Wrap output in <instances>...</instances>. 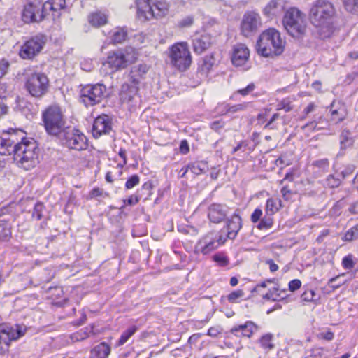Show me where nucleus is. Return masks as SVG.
<instances>
[{
  "label": "nucleus",
  "instance_id": "1",
  "mask_svg": "<svg viewBox=\"0 0 358 358\" xmlns=\"http://www.w3.org/2000/svg\"><path fill=\"white\" fill-rule=\"evenodd\" d=\"M336 15V8L329 0H315L312 3L308 13L310 24L317 29L322 38L331 35Z\"/></svg>",
  "mask_w": 358,
  "mask_h": 358
},
{
  "label": "nucleus",
  "instance_id": "2",
  "mask_svg": "<svg viewBox=\"0 0 358 358\" xmlns=\"http://www.w3.org/2000/svg\"><path fill=\"white\" fill-rule=\"evenodd\" d=\"M285 45V41L282 38L280 33L274 28H269L259 36L256 50L262 57H273L284 52Z\"/></svg>",
  "mask_w": 358,
  "mask_h": 358
},
{
  "label": "nucleus",
  "instance_id": "3",
  "mask_svg": "<svg viewBox=\"0 0 358 358\" xmlns=\"http://www.w3.org/2000/svg\"><path fill=\"white\" fill-rule=\"evenodd\" d=\"M38 152L35 141L22 139L20 143L15 144L13 159L19 167L29 171L38 164Z\"/></svg>",
  "mask_w": 358,
  "mask_h": 358
},
{
  "label": "nucleus",
  "instance_id": "4",
  "mask_svg": "<svg viewBox=\"0 0 358 358\" xmlns=\"http://www.w3.org/2000/svg\"><path fill=\"white\" fill-rule=\"evenodd\" d=\"M42 120L46 132L58 136L66 128V120L61 107L52 104L47 107L42 113Z\"/></svg>",
  "mask_w": 358,
  "mask_h": 358
},
{
  "label": "nucleus",
  "instance_id": "5",
  "mask_svg": "<svg viewBox=\"0 0 358 358\" xmlns=\"http://www.w3.org/2000/svg\"><path fill=\"white\" fill-rule=\"evenodd\" d=\"M137 59L136 50L130 47L124 49H119L108 52L107 60L103 64L107 65L111 72L126 69L130 64L134 63Z\"/></svg>",
  "mask_w": 358,
  "mask_h": 358
},
{
  "label": "nucleus",
  "instance_id": "6",
  "mask_svg": "<svg viewBox=\"0 0 358 358\" xmlns=\"http://www.w3.org/2000/svg\"><path fill=\"white\" fill-rule=\"evenodd\" d=\"M282 24L290 35L299 36L303 34L306 29V15L297 8H290L285 13Z\"/></svg>",
  "mask_w": 358,
  "mask_h": 358
},
{
  "label": "nucleus",
  "instance_id": "7",
  "mask_svg": "<svg viewBox=\"0 0 358 358\" xmlns=\"http://www.w3.org/2000/svg\"><path fill=\"white\" fill-rule=\"evenodd\" d=\"M170 64L180 71H186L192 64V56L187 43H176L169 48Z\"/></svg>",
  "mask_w": 358,
  "mask_h": 358
},
{
  "label": "nucleus",
  "instance_id": "8",
  "mask_svg": "<svg viewBox=\"0 0 358 358\" xmlns=\"http://www.w3.org/2000/svg\"><path fill=\"white\" fill-rule=\"evenodd\" d=\"M24 87L31 96L41 98L48 92L49 79L43 73L29 71L25 73Z\"/></svg>",
  "mask_w": 358,
  "mask_h": 358
},
{
  "label": "nucleus",
  "instance_id": "9",
  "mask_svg": "<svg viewBox=\"0 0 358 358\" xmlns=\"http://www.w3.org/2000/svg\"><path fill=\"white\" fill-rule=\"evenodd\" d=\"M58 136L62 143L70 149L84 150L88 147L87 137L75 128L67 127Z\"/></svg>",
  "mask_w": 358,
  "mask_h": 358
},
{
  "label": "nucleus",
  "instance_id": "10",
  "mask_svg": "<svg viewBox=\"0 0 358 358\" xmlns=\"http://www.w3.org/2000/svg\"><path fill=\"white\" fill-rule=\"evenodd\" d=\"M106 97V87L103 84L88 85L80 90V99L86 106H94Z\"/></svg>",
  "mask_w": 358,
  "mask_h": 358
},
{
  "label": "nucleus",
  "instance_id": "11",
  "mask_svg": "<svg viewBox=\"0 0 358 358\" xmlns=\"http://www.w3.org/2000/svg\"><path fill=\"white\" fill-rule=\"evenodd\" d=\"M46 42L47 38L42 34L30 38L21 46L20 57L23 59H33L41 52Z\"/></svg>",
  "mask_w": 358,
  "mask_h": 358
},
{
  "label": "nucleus",
  "instance_id": "12",
  "mask_svg": "<svg viewBox=\"0 0 358 358\" xmlns=\"http://www.w3.org/2000/svg\"><path fill=\"white\" fill-rule=\"evenodd\" d=\"M27 328L16 324L13 327H8L6 324H0V350H4V347L8 348L12 341L18 339L23 336Z\"/></svg>",
  "mask_w": 358,
  "mask_h": 358
},
{
  "label": "nucleus",
  "instance_id": "13",
  "mask_svg": "<svg viewBox=\"0 0 358 358\" xmlns=\"http://www.w3.org/2000/svg\"><path fill=\"white\" fill-rule=\"evenodd\" d=\"M226 238L214 233H209L201 238L195 245V251L207 255L224 244Z\"/></svg>",
  "mask_w": 358,
  "mask_h": 358
},
{
  "label": "nucleus",
  "instance_id": "14",
  "mask_svg": "<svg viewBox=\"0 0 358 358\" xmlns=\"http://www.w3.org/2000/svg\"><path fill=\"white\" fill-rule=\"evenodd\" d=\"M262 26V19L259 13L254 11L246 12L241 23V32L246 37L255 33Z\"/></svg>",
  "mask_w": 358,
  "mask_h": 358
},
{
  "label": "nucleus",
  "instance_id": "15",
  "mask_svg": "<svg viewBox=\"0 0 358 358\" xmlns=\"http://www.w3.org/2000/svg\"><path fill=\"white\" fill-rule=\"evenodd\" d=\"M45 15L41 1L35 0L34 2L25 5L22 11V20L26 23L40 22Z\"/></svg>",
  "mask_w": 358,
  "mask_h": 358
},
{
  "label": "nucleus",
  "instance_id": "16",
  "mask_svg": "<svg viewBox=\"0 0 358 358\" xmlns=\"http://www.w3.org/2000/svg\"><path fill=\"white\" fill-rule=\"evenodd\" d=\"M138 83V78H134L133 80L129 78V82L122 85L120 98L122 102L130 103L134 99L137 95Z\"/></svg>",
  "mask_w": 358,
  "mask_h": 358
},
{
  "label": "nucleus",
  "instance_id": "17",
  "mask_svg": "<svg viewBox=\"0 0 358 358\" xmlns=\"http://www.w3.org/2000/svg\"><path fill=\"white\" fill-rule=\"evenodd\" d=\"M287 6L286 0H271L263 9V14L268 18L280 16L285 12Z\"/></svg>",
  "mask_w": 358,
  "mask_h": 358
},
{
  "label": "nucleus",
  "instance_id": "18",
  "mask_svg": "<svg viewBox=\"0 0 358 358\" xmlns=\"http://www.w3.org/2000/svg\"><path fill=\"white\" fill-rule=\"evenodd\" d=\"M111 130V122L106 115L97 117L93 124L92 134L94 137L99 138L102 134H106Z\"/></svg>",
  "mask_w": 358,
  "mask_h": 358
},
{
  "label": "nucleus",
  "instance_id": "19",
  "mask_svg": "<svg viewBox=\"0 0 358 358\" xmlns=\"http://www.w3.org/2000/svg\"><path fill=\"white\" fill-rule=\"evenodd\" d=\"M249 49L244 44H238L234 47L231 61L234 65L242 66L246 64L249 59Z\"/></svg>",
  "mask_w": 358,
  "mask_h": 358
},
{
  "label": "nucleus",
  "instance_id": "20",
  "mask_svg": "<svg viewBox=\"0 0 358 358\" xmlns=\"http://www.w3.org/2000/svg\"><path fill=\"white\" fill-rule=\"evenodd\" d=\"M137 15L138 18L149 20L155 16L153 5L149 0H138L136 2Z\"/></svg>",
  "mask_w": 358,
  "mask_h": 358
},
{
  "label": "nucleus",
  "instance_id": "21",
  "mask_svg": "<svg viewBox=\"0 0 358 358\" xmlns=\"http://www.w3.org/2000/svg\"><path fill=\"white\" fill-rule=\"evenodd\" d=\"M227 214V208L225 206L213 203L208 208V216L210 222L220 223L224 220Z\"/></svg>",
  "mask_w": 358,
  "mask_h": 358
},
{
  "label": "nucleus",
  "instance_id": "22",
  "mask_svg": "<svg viewBox=\"0 0 358 358\" xmlns=\"http://www.w3.org/2000/svg\"><path fill=\"white\" fill-rule=\"evenodd\" d=\"M257 330V326L251 321L246 322L244 324L234 327L231 329V333L236 336H243L250 338L254 331Z\"/></svg>",
  "mask_w": 358,
  "mask_h": 358
},
{
  "label": "nucleus",
  "instance_id": "23",
  "mask_svg": "<svg viewBox=\"0 0 358 358\" xmlns=\"http://www.w3.org/2000/svg\"><path fill=\"white\" fill-rule=\"evenodd\" d=\"M241 227V217L237 214H234L227 222V237L230 239L235 238Z\"/></svg>",
  "mask_w": 358,
  "mask_h": 358
},
{
  "label": "nucleus",
  "instance_id": "24",
  "mask_svg": "<svg viewBox=\"0 0 358 358\" xmlns=\"http://www.w3.org/2000/svg\"><path fill=\"white\" fill-rule=\"evenodd\" d=\"M211 44V38L208 34H203L195 37L193 40V48L195 52L201 54Z\"/></svg>",
  "mask_w": 358,
  "mask_h": 358
},
{
  "label": "nucleus",
  "instance_id": "25",
  "mask_svg": "<svg viewBox=\"0 0 358 358\" xmlns=\"http://www.w3.org/2000/svg\"><path fill=\"white\" fill-rule=\"evenodd\" d=\"M110 352V347L103 342L95 346L91 351V358H107Z\"/></svg>",
  "mask_w": 358,
  "mask_h": 358
},
{
  "label": "nucleus",
  "instance_id": "26",
  "mask_svg": "<svg viewBox=\"0 0 358 358\" xmlns=\"http://www.w3.org/2000/svg\"><path fill=\"white\" fill-rule=\"evenodd\" d=\"M15 144L14 141L10 138H3L0 137V154L2 155H14Z\"/></svg>",
  "mask_w": 358,
  "mask_h": 358
},
{
  "label": "nucleus",
  "instance_id": "27",
  "mask_svg": "<svg viewBox=\"0 0 358 358\" xmlns=\"http://www.w3.org/2000/svg\"><path fill=\"white\" fill-rule=\"evenodd\" d=\"M189 170L195 175H199L201 173H205L208 170V165L207 163L204 161H201L199 162L189 164L187 166L185 172L182 174L181 177H184L185 173Z\"/></svg>",
  "mask_w": 358,
  "mask_h": 358
},
{
  "label": "nucleus",
  "instance_id": "28",
  "mask_svg": "<svg viewBox=\"0 0 358 358\" xmlns=\"http://www.w3.org/2000/svg\"><path fill=\"white\" fill-rule=\"evenodd\" d=\"M65 6V0H48L43 4V9L46 14L48 10L57 12Z\"/></svg>",
  "mask_w": 358,
  "mask_h": 358
},
{
  "label": "nucleus",
  "instance_id": "29",
  "mask_svg": "<svg viewBox=\"0 0 358 358\" xmlns=\"http://www.w3.org/2000/svg\"><path fill=\"white\" fill-rule=\"evenodd\" d=\"M90 23L94 27H100L107 23L108 16L101 12H96L89 16Z\"/></svg>",
  "mask_w": 358,
  "mask_h": 358
},
{
  "label": "nucleus",
  "instance_id": "30",
  "mask_svg": "<svg viewBox=\"0 0 358 358\" xmlns=\"http://www.w3.org/2000/svg\"><path fill=\"white\" fill-rule=\"evenodd\" d=\"M334 102L331 104V120L334 122L336 124L342 122L346 117V113L343 107H341L338 109H334Z\"/></svg>",
  "mask_w": 358,
  "mask_h": 358
},
{
  "label": "nucleus",
  "instance_id": "31",
  "mask_svg": "<svg viewBox=\"0 0 358 358\" xmlns=\"http://www.w3.org/2000/svg\"><path fill=\"white\" fill-rule=\"evenodd\" d=\"M214 64H215V59L212 56L204 57L201 64H199V72L202 75L206 76L211 70Z\"/></svg>",
  "mask_w": 358,
  "mask_h": 358
},
{
  "label": "nucleus",
  "instance_id": "32",
  "mask_svg": "<svg viewBox=\"0 0 358 358\" xmlns=\"http://www.w3.org/2000/svg\"><path fill=\"white\" fill-rule=\"evenodd\" d=\"M94 326L87 327L84 329H81L80 331L76 332L72 335V339L76 341H82L89 337L90 334H94L93 331Z\"/></svg>",
  "mask_w": 358,
  "mask_h": 358
},
{
  "label": "nucleus",
  "instance_id": "33",
  "mask_svg": "<svg viewBox=\"0 0 358 358\" xmlns=\"http://www.w3.org/2000/svg\"><path fill=\"white\" fill-rule=\"evenodd\" d=\"M127 32L124 28H116L112 36L113 43H122L126 40Z\"/></svg>",
  "mask_w": 358,
  "mask_h": 358
},
{
  "label": "nucleus",
  "instance_id": "34",
  "mask_svg": "<svg viewBox=\"0 0 358 358\" xmlns=\"http://www.w3.org/2000/svg\"><path fill=\"white\" fill-rule=\"evenodd\" d=\"M136 330L137 327L136 326H132L128 328L122 334L117 345L120 346L124 345L135 334Z\"/></svg>",
  "mask_w": 358,
  "mask_h": 358
},
{
  "label": "nucleus",
  "instance_id": "35",
  "mask_svg": "<svg viewBox=\"0 0 358 358\" xmlns=\"http://www.w3.org/2000/svg\"><path fill=\"white\" fill-rule=\"evenodd\" d=\"M148 71V66L145 64H139L137 66H134L131 71L130 79L133 80L134 78H137L136 77H141Z\"/></svg>",
  "mask_w": 358,
  "mask_h": 358
},
{
  "label": "nucleus",
  "instance_id": "36",
  "mask_svg": "<svg viewBox=\"0 0 358 358\" xmlns=\"http://www.w3.org/2000/svg\"><path fill=\"white\" fill-rule=\"evenodd\" d=\"M343 3L347 12L358 15V0H343Z\"/></svg>",
  "mask_w": 358,
  "mask_h": 358
},
{
  "label": "nucleus",
  "instance_id": "37",
  "mask_svg": "<svg viewBox=\"0 0 358 358\" xmlns=\"http://www.w3.org/2000/svg\"><path fill=\"white\" fill-rule=\"evenodd\" d=\"M153 7L156 17L163 16L168 10V5L164 2H157L153 4Z\"/></svg>",
  "mask_w": 358,
  "mask_h": 358
},
{
  "label": "nucleus",
  "instance_id": "38",
  "mask_svg": "<svg viewBox=\"0 0 358 358\" xmlns=\"http://www.w3.org/2000/svg\"><path fill=\"white\" fill-rule=\"evenodd\" d=\"M11 234L10 227L8 223L0 222V240H5Z\"/></svg>",
  "mask_w": 358,
  "mask_h": 358
},
{
  "label": "nucleus",
  "instance_id": "39",
  "mask_svg": "<svg viewBox=\"0 0 358 358\" xmlns=\"http://www.w3.org/2000/svg\"><path fill=\"white\" fill-rule=\"evenodd\" d=\"M277 201L273 199H268L266 204V212L268 215H273L278 211Z\"/></svg>",
  "mask_w": 358,
  "mask_h": 358
},
{
  "label": "nucleus",
  "instance_id": "40",
  "mask_svg": "<svg viewBox=\"0 0 358 358\" xmlns=\"http://www.w3.org/2000/svg\"><path fill=\"white\" fill-rule=\"evenodd\" d=\"M350 133L348 130H343L340 136L341 148H345L351 143Z\"/></svg>",
  "mask_w": 358,
  "mask_h": 358
},
{
  "label": "nucleus",
  "instance_id": "41",
  "mask_svg": "<svg viewBox=\"0 0 358 358\" xmlns=\"http://www.w3.org/2000/svg\"><path fill=\"white\" fill-rule=\"evenodd\" d=\"M244 296L243 290L238 289L231 292L227 296V299L230 303H238L239 299Z\"/></svg>",
  "mask_w": 358,
  "mask_h": 358
},
{
  "label": "nucleus",
  "instance_id": "42",
  "mask_svg": "<svg viewBox=\"0 0 358 358\" xmlns=\"http://www.w3.org/2000/svg\"><path fill=\"white\" fill-rule=\"evenodd\" d=\"M272 225L273 219L271 215H268V217H265L259 221L257 228L259 229H267L271 228Z\"/></svg>",
  "mask_w": 358,
  "mask_h": 358
},
{
  "label": "nucleus",
  "instance_id": "43",
  "mask_svg": "<svg viewBox=\"0 0 358 358\" xmlns=\"http://www.w3.org/2000/svg\"><path fill=\"white\" fill-rule=\"evenodd\" d=\"M44 211V206L41 203H37L34 208L32 217H35L37 220H40L43 217Z\"/></svg>",
  "mask_w": 358,
  "mask_h": 358
},
{
  "label": "nucleus",
  "instance_id": "44",
  "mask_svg": "<svg viewBox=\"0 0 358 358\" xmlns=\"http://www.w3.org/2000/svg\"><path fill=\"white\" fill-rule=\"evenodd\" d=\"M247 106H248L247 103H240V104H236V105H234L231 106H229L226 113H237L239 111H243L246 109Z\"/></svg>",
  "mask_w": 358,
  "mask_h": 358
},
{
  "label": "nucleus",
  "instance_id": "45",
  "mask_svg": "<svg viewBox=\"0 0 358 358\" xmlns=\"http://www.w3.org/2000/svg\"><path fill=\"white\" fill-rule=\"evenodd\" d=\"M272 335L266 334L261 338L260 343L264 348L272 349L273 345L271 344Z\"/></svg>",
  "mask_w": 358,
  "mask_h": 358
},
{
  "label": "nucleus",
  "instance_id": "46",
  "mask_svg": "<svg viewBox=\"0 0 358 358\" xmlns=\"http://www.w3.org/2000/svg\"><path fill=\"white\" fill-rule=\"evenodd\" d=\"M213 260L216 262L220 266H225L229 264L228 258L221 254H216L213 255Z\"/></svg>",
  "mask_w": 358,
  "mask_h": 358
},
{
  "label": "nucleus",
  "instance_id": "47",
  "mask_svg": "<svg viewBox=\"0 0 358 358\" xmlns=\"http://www.w3.org/2000/svg\"><path fill=\"white\" fill-rule=\"evenodd\" d=\"M358 237V229L357 227H352L349 229L344 236V239L345 241H352L354 238H357Z\"/></svg>",
  "mask_w": 358,
  "mask_h": 358
},
{
  "label": "nucleus",
  "instance_id": "48",
  "mask_svg": "<svg viewBox=\"0 0 358 358\" xmlns=\"http://www.w3.org/2000/svg\"><path fill=\"white\" fill-rule=\"evenodd\" d=\"M139 183V177L137 175H133L126 182L125 187L129 189Z\"/></svg>",
  "mask_w": 358,
  "mask_h": 358
},
{
  "label": "nucleus",
  "instance_id": "49",
  "mask_svg": "<svg viewBox=\"0 0 358 358\" xmlns=\"http://www.w3.org/2000/svg\"><path fill=\"white\" fill-rule=\"evenodd\" d=\"M340 183H341L340 180L338 178H336L332 175H329L326 180L327 185L331 188H335V187H338Z\"/></svg>",
  "mask_w": 358,
  "mask_h": 358
},
{
  "label": "nucleus",
  "instance_id": "50",
  "mask_svg": "<svg viewBox=\"0 0 358 358\" xmlns=\"http://www.w3.org/2000/svg\"><path fill=\"white\" fill-rule=\"evenodd\" d=\"M315 296V293L313 290H307L302 294L301 299L304 301L310 302L314 301Z\"/></svg>",
  "mask_w": 358,
  "mask_h": 358
},
{
  "label": "nucleus",
  "instance_id": "51",
  "mask_svg": "<svg viewBox=\"0 0 358 358\" xmlns=\"http://www.w3.org/2000/svg\"><path fill=\"white\" fill-rule=\"evenodd\" d=\"M8 67L9 63L8 61L5 59L0 61V78L6 74Z\"/></svg>",
  "mask_w": 358,
  "mask_h": 358
},
{
  "label": "nucleus",
  "instance_id": "52",
  "mask_svg": "<svg viewBox=\"0 0 358 358\" xmlns=\"http://www.w3.org/2000/svg\"><path fill=\"white\" fill-rule=\"evenodd\" d=\"M262 215V210L260 208H256L251 215V221L253 223H256L261 220Z\"/></svg>",
  "mask_w": 358,
  "mask_h": 358
},
{
  "label": "nucleus",
  "instance_id": "53",
  "mask_svg": "<svg viewBox=\"0 0 358 358\" xmlns=\"http://www.w3.org/2000/svg\"><path fill=\"white\" fill-rule=\"evenodd\" d=\"M134 41L137 44L141 45V44H143V43H145L146 42H148V38L147 35H145L143 33H140V34L135 35Z\"/></svg>",
  "mask_w": 358,
  "mask_h": 358
},
{
  "label": "nucleus",
  "instance_id": "54",
  "mask_svg": "<svg viewBox=\"0 0 358 358\" xmlns=\"http://www.w3.org/2000/svg\"><path fill=\"white\" fill-rule=\"evenodd\" d=\"M255 88V86L253 83L249 84L246 87L243 89L238 90L237 92L242 96H246L250 92H252Z\"/></svg>",
  "mask_w": 358,
  "mask_h": 358
},
{
  "label": "nucleus",
  "instance_id": "55",
  "mask_svg": "<svg viewBox=\"0 0 358 358\" xmlns=\"http://www.w3.org/2000/svg\"><path fill=\"white\" fill-rule=\"evenodd\" d=\"M301 286V282L298 279H294L289 282V289L291 292H294L299 289Z\"/></svg>",
  "mask_w": 358,
  "mask_h": 358
},
{
  "label": "nucleus",
  "instance_id": "56",
  "mask_svg": "<svg viewBox=\"0 0 358 358\" xmlns=\"http://www.w3.org/2000/svg\"><path fill=\"white\" fill-rule=\"evenodd\" d=\"M193 21H194V20H193L192 17H191V16L185 17V18H183L182 20H181L179 22V26L181 27H189L193 24Z\"/></svg>",
  "mask_w": 358,
  "mask_h": 358
},
{
  "label": "nucleus",
  "instance_id": "57",
  "mask_svg": "<svg viewBox=\"0 0 358 358\" xmlns=\"http://www.w3.org/2000/svg\"><path fill=\"white\" fill-rule=\"evenodd\" d=\"M222 332V328L219 326L212 327L208 331V335L211 337H217Z\"/></svg>",
  "mask_w": 358,
  "mask_h": 358
},
{
  "label": "nucleus",
  "instance_id": "58",
  "mask_svg": "<svg viewBox=\"0 0 358 358\" xmlns=\"http://www.w3.org/2000/svg\"><path fill=\"white\" fill-rule=\"evenodd\" d=\"M224 122L222 120L214 121L212 123H210V128L215 131H219V130L224 127Z\"/></svg>",
  "mask_w": 358,
  "mask_h": 358
},
{
  "label": "nucleus",
  "instance_id": "59",
  "mask_svg": "<svg viewBox=\"0 0 358 358\" xmlns=\"http://www.w3.org/2000/svg\"><path fill=\"white\" fill-rule=\"evenodd\" d=\"M313 165L315 166H317L319 168H321L322 169H325L328 167L329 162H328L327 159H320V160L315 161L313 163Z\"/></svg>",
  "mask_w": 358,
  "mask_h": 358
},
{
  "label": "nucleus",
  "instance_id": "60",
  "mask_svg": "<svg viewBox=\"0 0 358 358\" xmlns=\"http://www.w3.org/2000/svg\"><path fill=\"white\" fill-rule=\"evenodd\" d=\"M268 111H269V110H265L264 112H262L258 115V116H257L258 124H262L266 122Z\"/></svg>",
  "mask_w": 358,
  "mask_h": 358
},
{
  "label": "nucleus",
  "instance_id": "61",
  "mask_svg": "<svg viewBox=\"0 0 358 358\" xmlns=\"http://www.w3.org/2000/svg\"><path fill=\"white\" fill-rule=\"evenodd\" d=\"M355 169V166L354 165H348L347 166L344 170L341 171V174L343 178L350 175Z\"/></svg>",
  "mask_w": 358,
  "mask_h": 358
},
{
  "label": "nucleus",
  "instance_id": "62",
  "mask_svg": "<svg viewBox=\"0 0 358 358\" xmlns=\"http://www.w3.org/2000/svg\"><path fill=\"white\" fill-rule=\"evenodd\" d=\"M358 77V72H352L349 73L345 80V83L347 85H350L354 80Z\"/></svg>",
  "mask_w": 358,
  "mask_h": 358
},
{
  "label": "nucleus",
  "instance_id": "63",
  "mask_svg": "<svg viewBox=\"0 0 358 358\" xmlns=\"http://www.w3.org/2000/svg\"><path fill=\"white\" fill-rule=\"evenodd\" d=\"M343 264L345 268H350L353 267V262L351 258L345 257L343 259Z\"/></svg>",
  "mask_w": 358,
  "mask_h": 358
},
{
  "label": "nucleus",
  "instance_id": "64",
  "mask_svg": "<svg viewBox=\"0 0 358 358\" xmlns=\"http://www.w3.org/2000/svg\"><path fill=\"white\" fill-rule=\"evenodd\" d=\"M316 108V106L314 103H310L308 106L304 109L303 113L305 115H308L309 113L313 112Z\"/></svg>",
  "mask_w": 358,
  "mask_h": 358
}]
</instances>
